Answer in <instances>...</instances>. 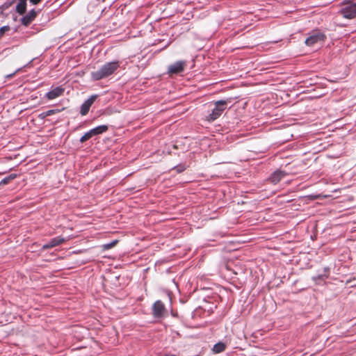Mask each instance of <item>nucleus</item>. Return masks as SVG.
I'll use <instances>...</instances> for the list:
<instances>
[{"instance_id":"1","label":"nucleus","mask_w":356,"mask_h":356,"mask_svg":"<svg viewBox=\"0 0 356 356\" xmlns=\"http://www.w3.org/2000/svg\"><path fill=\"white\" fill-rule=\"evenodd\" d=\"M119 67L118 62H110L104 65L100 69L92 72L91 77L95 81L103 79L111 75Z\"/></svg>"},{"instance_id":"2","label":"nucleus","mask_w":356,"mask_h":356,"mask_svg":"<svg viewBox=\"0 0 356 356\" xmlns=\"http://www.w3.org/2000/svg\"><path fill=\"white\" fill-rule=\"evenodd\" d=\"M340 13L344 18H354L356 16V3L350 1L342 3Z\"/></svg>"},{"instance_id":"3","label":"nucleus","mask_w":356,"mask_h":356,"mask_svg":"<svg viewBox=\"0 0 356 356\" xmlns=\"http://www.w3.org/2000/svg\"><path fill=\"white\" fill-rule=\"evenodd\" d=\"M215 108L212 110V112L207 116V120L209 122L213 121L219 118L222 112L227 108V102L225 100H220L215 103Z\"/></svg>"},{"instance_id":"4","label":"nucleus","mask_w":356,"mask_h":356,"mask_svg":"<svg viewBox=\"0 0 356 356\" xmlns=\"http://www.w3.org/2000/svg\"><path fill=\"white\" fill-rule=\"evenodd\" d=\"M325 36L321 32L313 33L305 40V44L309 47H314L323 44Z\"/></svg>"},{"instance_id":"5","label":"nucleus","mask_w":356,"mask_h":356,"mask_svg":"<svg viewBox=\"0 0 356 356\" xmlns=\"http://www.w3.org/2000/svg\"><path fill=\"white\" fill-rule=\"evenodd\" d=\"M152 311L154 317H163L165 314V307L163 303L160 300L155 302L152 307Z\"/></svg>"},{"instance_id":"6","label":"nucleus","mask_w":356,"mask_h":356,"mask_svg":"<svg viewBox=\"0 0 356 356\" xmlns=\"http://www.w3.org/2000/svg\"><path fill=\"white\" fill-rule=\"evenodd\" d=\"M97 98V95H92L90 98H88L81 107V114L82 115H85L88 113L91 105L94 103L95 99Z\"/></svg>"},{"instance_id":"7","label":"nucleus","mask_w":356,"mask_h":356,"mask_svg":"<svg viewBox=\"0 0 356 356\" xmlns=\"http://www.w3.org/2000/svg\"><path fill=\"white\" fill-rule=\"evenodd\" d=\"M185 62L177 61L168 67V72L170 74H177L182 72L184 69Z\"/></svg>"},{"instance_id":"8","label":"nucleus","mask_w":356,"mask_h":356,"mask_svg":"<svg viewBox=\"0 0 356 356\" xmlns=\"http://www.w3.org/2000/svg\"><path fill=\"white\" fill-rule=\"evenodd\" d=\"M64 92V89L62 87H56L48 92L46 94V97L51 100L60 97Z\"/></svg>"},{"instance_id":"9","label":"nucleus","mask_w":356,"mask_h":356,"mask_svg":"<svg viewBox=\"0 0 356 356\" xmlns=\"http://www.w3.org/2000/svg\"><path fill=\"white\" fill-rule=\"evenodd\" d=\"M36 15V11L31 10L22 19V23L28 26L35 18Z\"/></svg>"},{"instance_id":"10","label":"nucleus","mask_w":356,"mask_h":356,"mask_svg":"<svg viewBox=\"0 0 356 356\" xmlns=\"http://www.w3.org/2000/svg\"><path fill=\"white\" fill-rule=\"evenodd\" d=\"M65 241V239L60 236L56 237L54 238H52L48 243L44 244L42 248L43 249L53 248L63 243Z\"/></svg>"},{"instance_id":"11","label":"nucleus","mask_w":356,"mask_h":356,"mask_svg":"<svg viewBox=\"0 0 356 356\" xmlns=\"http://www.w3.org/2000/svg\"><path fill=\"white\" fill-rule=\"evenodd\" d=\"M286 173L282 170H277L272 174L270 181L273 184L278 183L282 178L286 176Z\"/></svg>"},{"instance_id":"12","label":"nucleus","mask_w":356,"mask_h":356,"mask_svg":"<svg viewBox=\"0 0 356 356\" xmlns=\"http://www.w3.org/2000/svg\"><path fill=\"white\" fill-rule=\"evenodd\" d=\"M108 127L106 125H100L94 129H92L91 131L94 136H96L106 131Z\"/></svg>"},{"instance_id":"13","label":"nucleus","mask_w":356,"mask_h":356,"mask_svg":"<svg viewBox=\"0 0 356 356\" xmlns=\"http://www.w3.org/2000/svg\"><path fill=\"white\" fill-rule=\"evenodd\" d=\"M26 0H19V3L17 6V11L19 14H23L26 10Z\"/></svg>"},{"instance_id":"14","label":"nucleus","mask_w":356,"mask_h":356,"mask_svg":"<svg viewBox=\"0 0 356 356\" xmlns=\"http://www.w3.org/2000/svg\"><path fill=\"white\" fill-rule=\"evenodd\" d=\"M225 345L224 343H218L213 346V350L216 353H219L222 352L225 350Z\"/></svg>"},{"instance_id":"15","label":"nucleus","mask_w":356,"mask_h":356,"mask_svg":"<svg viewBox=\"0 0 356 356\" xmlns=\"http://www.w3.org/2000/svg\"><path fill=\"white\" fill-rule=\"evenodd\" d=\"M94 136L93 134L92 133L91 130L86 133L80 139V141L81 143H83L88 140H89L90 138Z\"/></svg>"},{"instance_id":"16","label":"nucleus","mask_w":356,"mask_h":356,"mask_svg":"<svg viewBox=\"0 0 356 356\" xmlns=\"http://www.w3.org/2000/svg\"><path fill=\"white\" fill-rule=\"evenodd\" d=\"M116 243H117V241H114L111 243L105 244V245H104V248L106 250L110 249V248H113L116 244Z\"/></svg>"},{"instance_id":"17","label":"nucleus","mask_w":356,"mask_h":356,"mask_svg":"<svg viewBox=\"0 0 356 356\" xmlns=\"http://www.w3.org/2000/svg\"><path fill=\"white\" fill-rule=\"evenodd\" d=\"M19 71H20V69L17 70L15 72H14V73H13V74H8V75L6 76V78H7V79H10V78L13 77V76H15V74L17 72H19Z\"/></svg>"},{"instance_id":"18","label":"nucleus","mask_w":356,"mask_h":356,"mask_svg":"<svg viewBox=\"0 0 356 356\" xmlns=\"http://www.w3.org/2000/svg\"><path fill=\"white\" fill-rule=\"evenodd\" d=\"M41 0H30V1L33 4H37L39 3Z\"/></svg>"}]
</instances>
